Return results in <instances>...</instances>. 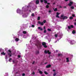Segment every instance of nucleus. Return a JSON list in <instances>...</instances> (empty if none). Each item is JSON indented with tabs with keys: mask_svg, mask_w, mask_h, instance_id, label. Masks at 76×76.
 <instances>
[{
	"mask_svg": "<svg viewBox=\"0 0 76 76\" xmlns=\"http://www.w3.org/2000/svg\"><path fill=\"white\" fill-rule=\"evenodd\" d=\"M57 29H58V28H60V26H57Z\"/></svg>",
	"mask_w": 76,
	"mask_h": 76,
	"instance_id": "cd10ccee",
	"label": "nucleus"
},
{
	"mask_svg": "<svg viewBox=\"0 0 76 76\" xmlns=\"http://www.w3.org/2000/svg\"><path fill=\"white\" fill-rule=\"evenodd\" d=\"M23 37L24 38H26V37L25 35H24L23 36Z\"/></svg>",
	"mask_w": 76,
	"mask_h": 76,
	"instance_id": "473e14b6",
	"label": "nucleus"
},
{
	"mask_svg": "<svg viewBox=\"0 0 76 76\" xmlns=\"http://www.w3.org/2000/svg\"><path fill=\"white\" fill-rule=\"evenodd\" d=\"M34 63H35V61H33V62L32 63V64H34Z\"/></svg>",
	"mask_w": 76,
	"mask_h": 76,
	"instance_id": "3c124183",
	"label": "nucleus"
},
{
	"mask_svg": "<svg viewBox=\"0 0 76 76\" xmlns=\"http://www.w3.org/2000/svg\"><path fill=\"white\" fill-rule=\"evenodd\" d=\"M68 40V41L69 42V43H70V44L72 45H73V44H75L76 43V42H75V41L73 40H72L69 39Z\"/></svg>",
	"mask_w": 76,
	"mask_h": 76,
	"instance_id": "f03ea898",
	"label": "nucleus"
},
{
	"mask_svg": "<svg viewBox=\"0 0 76 76\" xmlns=\"http://www.w3.org/2000/svg\"><path fill=\"white\" fill-rule=\"evenodd\" d=\"M45 53V54H47V53H48L49 54H51V52L49 51V50H48L47 51L46 50H45L44 51Z\"/></svg>",
	"mask_w": 76,
	"mask_h": 76,
	"instance_id": "1a4fd4ad",
	"label": "nucleus"
},
{
	"mask_svg": "<svg viewBox=\"0 0 76 76\" xmlns=\"http://www.w3.org/2000/svg\"><path fill=\"white\" fill-rule=\"evenodd\" d=\"M18 58H20V57H21L20 55H18Z\"/></svg>",
	"mask_w": 76,
	"mask_h": 76,
	"instance_id": "58836bf2",
	"label": "nucleus"
},
{
	"mask_svg": "<svg viewBox=\"0 0 76 76\" xmlns=\"http://www.w3.org/2000/svg\"><path fill=\"white\" fill-rule=\"evenodd\" d=\"M39 73H40V74H42V72L41 71H39Z\"/></svg>",
	"mask_w": 76,
	"mask_h": 76,
	"instance_id": "c756f323",
	"label": "nucleus"
},
{
	"mask_svg": "<svg viewBox=\"0 0 76 76\" xmlns=\"http://www.w3.org/2000/svg\"><path fill=\"white\" fill-rule=\"evenodd\" d=\"M66 61L67 63L69 62V58H66Z\"/></svg>",
	"mask_w": 76,
	"mask_h": 76,
	"instance_id": "2eb2a0df",
	"label": "nucleus"
},
{
	"mask_svg": "<svg viewBox=\"0 0 76 76\" xmlns=\"http://www.w3.org/2000/svg\"><path fill=\"white\" fill-rule=\"evenodd\" d=\"M47 4H50V3H47Z\"/></svg>",
	"mask_w": 76,
	"mask_h": 76,
	"instance_id": "603ef678",
	"label": "nucleus"
},
{
	"mask_svg": "<svg viewBox=\"0 0 76 76\" xmlns=\"http://www.w3.org/2000/svg\"><path fill=\"white\" fill-rule=\"evenodd\" d=\"M53 9H54V8H53Z\"/></svg>",
	"mask_w": 76,
	"mask_h": 76,
	"instance_id": "774afa93",
	"label": "nucleus"
},
{
	"mask_svg": "<svg viewBox=\"0 0 76 76\" xmlns=\"http://www.w3.org/2000/svg\"><path fill=\"white\" fill-rule=\"evenodd\" d=\"M75 14H72V16H73V17H75Z\"/></svg>",
	"mask_w": 76,
	"mask_h": 76,
	"instance_id": "09e8293b",
	"label": "nucleus"
},
{
	"mask_svg": "<svg viewBox=\"0 0 76 76\" xmlns=\"http://www.w3.org/2000/svg\"><path fill=\"white\" fill-rule=\"evenodd\" d=\"M9 76V74H8V73H5V75L4 76Z\"/></svg>",
	"mask_w": 76,
	"mask_h": 76,
	"instance_id": "4be33fe9",
	"label": "nucleus"
},
{
	"mask_svg": "<svg viewBox=\"0 0 76 76\" xmlns=\"http://www.w3.org/2000/svg\"><path fill=\"white\" fill-rule=\"evenodd\" d=\"M50 41H51V39H50V40H49V42H50Z\"/></svg>",
	"mask_w": 76,
	"mask_h": 76,
	"instance_id": "5fc2aeb1",
	"label": "nucleus"
},
{
	"mask_svg": "<svg viewBox=\"0 0 76 76\" xmlns=\"http://www.w3.org/2000/svg\"><path fill=\"white\" fill-rule=\"evenodd\" d=\"M75 21H76V19L75 20Z\"/></svg>",
	"mask_w": 76,
	"mask_h": 76,
	"instance_id": "69168bd1",
	"label": "nucleus"
},
{
	"mask_svg": "<svg viewBox=\"0 0 76 76\" xmlns=\"http://www.w3.org/2000/svg\"><path fill=\"white\" fill-rule=\"evenodd\" d=\"M31 16H34V14L32 13L31 14Z\"/></svg>",
	"mask_w": 76,
	"mask_h": 76,
	"instance_id": "ea45409f",
	"label": "nucleus"
},
{
	"mask_svg": "<svg viewBox=\"0 0 76 76\" xmlns=\"http://www.w3.org/2000/svg\"><path fill=\"white\" fill-rule=\"evenodd\" d=\"M39 24L41 25H44V23L43 22H41L40 21L38 22Z\"/></svg>",
	"mask_w": 76,
	"mask_h": 76,
	"instance_id": "f8f14e48",
	"label": "nucleus"
},
{
	"mask_svg": "<svg viewBox=\"0 0 76 76\" xmlns=\"http://www.w3.org/2000/svg\"><path fill=\"white\" fill-rule=\"evenodd\" d=\"M7 53L8 55L9 56V57H11L12 56V52H11V51L10 50H8V51L7 52Z\"/></svg>",
	"mask_w": 76,
	"mask_h": 76,
	"instance_id": "39448f33",
	"label": "nucleus"
},
{
	"mask_svg": "<svg viewBox=\"0 0 76 76\" xmlns=\"http://www.w3.org/2000/svg\"><path fill=\"white\" fill-rule=\"evenodd\" d=\"M46 32V30H45L44 31V33H45Z\"/></svg>",
	"mask_w": 76,
	"mask_h": 76,
	"instance_id": "49530a36",
	"label": "nucleus"
},
{
	"mask_svg": "<svg viewBox=\"0 0 76 76\" xmlns=\"http://www.w3.org/2000/svg\"><path fill=\"white\" fill-rule=\"evenodd\" d=\"M64 8H66V7H64Z\"/></svg>",
	"mask_w": 76,
	"mask_h": 76,
	"instance_id": "680f3d73",
	"label": "nucleus"
},
{
	"mask_svg": "<svg viewBox=\"0 0 76 76\" xmlns=\"http://www.w3.org/2000/svg\"><path fill=\"white\" fill-rule=\"evenodd\" d=\"M19 39L18 38H16L15 39V41L16 42L19 41Z\"/></svg>",
	"mask_w": 76,
	"mask_h": 76,
	"instance_id": "f3484780",
	"label": "nucleus"
},
{
	"mask_svg": "<svg viewBox=\"0 0 76 76\" xmlns=\"http://www.w3.org/2000/svg\"><path fill=\"white\" fill-rule=\"evenodd\" d=\"M38 29H40V31H42V28L39 27H38Z\"/></svg>",
	"mask_w": 76,
	"mask_h": 76,
	"instance_id": "6ab92c4d",
	"label": "nucleus"
},
{
	"mask_svg": "<svg viewBox=\"0 0 76 76\" xmlns=\"http://www.w3.org/2000/svg\"><path fill=\"white\" fill-rule=\"evenodd\" d=\"M43 22H44V23H45V22H46V20H44L43 21Z\"/></svg>",
	"mask_w": 76,
	"mask_h": 76,
	"instance_id": "37998d69",
	"label": "nucleus"
},
{
	"mask_svg": "<svg viewBox=\"0 0 76 76\" xmlns=\"http://www.w3.org/2000/svg\"><path fill=\"white\" fill-rule=\"evenodd\" d=\"M13 38H15V37H13Z\"/></svg>",
	"mask_w": 76,
	"mask_h": 76,
	"instance_id": "0e129e2a",
	"label": "nucleus"
},
{
	"mask_svg": "<svg viewBox=\"0 0 76 76\" xmlns=\"http://www.w3.org/2000/svg\"><path fill=\"white\" fill-rule=\"evenodd\" d=\"M59 15H60V13L58 12L56 13V18H59V16H58Z\"/></svg>",
	"mask_w": 76,
	"mask_h": 76,
	"instance_id": "4468645a",
	"label": "nucleus"
},
{
	"mask_svg": "<svg viewBox=\"0 0 76 76\" xmlns=\"http://www.w3.org/2000/svg\"><path fill=\"white\" fill-rule=\"evenodd\" d=\"M2 55H3L4 56H5L6 55V53H4V52H2L1 53L0 56H2Z\"/></svg>",
	"mask_w": 76,
	"mask_h": 76,
	"instance_id": "ddd939ff",
	"label": "nucleus"
},
{
	"mask_svg": "<svg viewBox=\"0 0 76 76\" xmlns=\"http://www.w3.org/2000/svg\"><path fill=\"white\" fill-rule=\"evenodd\" d=\"M60 7H61V6H60Z\"/></svg>",
	"mask_w": 76,
	"mask_h": 76,
	"instance_id": "e2e57ef3",
	"label": "nucleus"
},
{
	"mask_svg": "<svg viewBox=\"0 0 76 76\" xmlns=\"http://www.w3.org/2000/svg\"><path fill=\"white\" fill-rule=\"evenodd\" d=\"M44 73L46 75H48V72H47L46 71H45L44 72Z\"/></svg>",
	"mask_w": 76,
	"mask_h": 76,
	"instance_id": "a878e982",
	"label": "nucleus"
},
{
	"mask_svg": "<svg viewBox=\"0 0 76 76\" xmlns=\"http://www.w3.org/2000/svg\"><path fill=\"white\" fill-rule=\"evenodd\" d=\"M28 9H32V7L30 5H28V6H25L24 7H23L22 8V11L19 9H18L17 10V13H19L20 15H21L22 13L23 12V11L25 10H28Z\"/></svg>",
	"mask_w": 76,
	"mask_h": 76,
	"instance_id": "f257e3e1",
	"label": "nucleus"
},
{
	"mask_svg": "<svg viewBox=\"0 0 76 76\" xmlns=\"http://www.w3.org/2000/svg\"><path fill=\"white\" fill-rule=\"evenodd\" d=\"M25 74L24 73H23L22 74V76H25Z\"/></svg>",
	"mask_w": 76,
	"mask_h": 76,
	"instance_id": "de8ad7c7",
	"label": "nucleus"
},
{
	"mask_svg": "<svg viewBox=\"0 0 76 76\" xmlns=\"http://www.w3.org/2000/svg\"><path fill=\"white\" fill-rule=\"evenodd\" d=\"M57 8H55L54 10V11H57Z\"/></svg>",
	"mask_w": 76,
	"mask_h": 76,
	"instance_id": "72a5a7b5",
	"label": "nucleus"
},
{
	"mask_svg": "<svg viewBox=\"0 0 76 76\" xmlns=\"http://www.w3.org/2000/svg\"><path fill=\"white\" fill-rule=\"evenodd\" d=\"M65 1H68V0H64Z\"/></svg>",
	"mask_w": 76,
	"mask_h": 76,
	"instance_id": "bf43d9fd",
	"label": "nucleus"
},
{
	"mask_svg": "<svg viewBox=\"0 0 76 76\" xmlns=\"http://www.w3.org/2000/svg\"><path fill=\"white\" fill-rule=\"evenodd\" d=\"M21 15H22L23 17L24 18H26V17L28 16V15H26L25 13V12H23L22 13Z\"/></svg>",
	"mask_w": 76,
	"mask_h": 76,
	"instance_id": "423d86ee",
	"label": "nucleus"
},
{
	"mask_svg": "<svg viewBox=\"0 0 76 76\" xmlns=\"http://www.w3.org/2000/svg\"><path fill=\"white\" fill-rule=\"evenodd\" d=\"M71 9H74V7L72 6L71 7Z\"/></svg>",
	"mask_w": 76,
	"mask_h": 76,
	"instance_id": "c85d7f7f",
	"label": "nucleus"
},
{
	"mask_svg": "<svg viewBox=\"0 0 76 76\" xmlns=\"http://www.w3.org/2000/svg\"><path fill=\"white\" fill-rule=\"evenodd\" d=\"M56 75V72H55V73L53 74V76H55Z\"/></svg>",
	"mask_w": 76,
	"mask_h": 76,
	"instance_id": "79ce46f5",
	"label": "nucleus"
},
{
	"mask_svg": "<svg viewBox=\"0 0 76 76\" xmlns=\"http://www.w3.org/2000/svg\"><path fill=\"white\" fill-rule=\"evenodd\" d=\"M61 17L63 19H67V17L64 16V15H61Z\"/></svg>",
	"mask_w": 76,
	"mask_h": 76,
	"instance_id": "0eeeda50",
	"label": "nucleus"
},
{
	"mask_svg": "<svg viewBox=\"0 0 76 76\" xmlns=\"http://www.w3.org/2000/svg\"><path fill=\"white\" fill-rule=\"evenodd\" d=\"M49 7V6L48 5L46 6V8H48Z\"/></svg>",
	"mask_w": 76,
	"mask_h": 76,
	"instance_id": "a19ab883",
	"label": "nucleus"
},
{
	"mask_svg": "<svg viewBox=\"0 0 76 76\" xmlns=\"http://www.w3.org/2000/svg\"><path fill=\"white\" fill-rule=\"evenodd\" d=\"M69 19H73V17H70Z\"/></svg>",
	"mask_w": 76,
	"mask_h": 76,
	"instance_id": "f704fd0d",
	"label": "nucleus"
},
{
	"mask_svg": "<svg viewBox=\"0 0 76 76\" xmlns=\"http://www.w3.org/2000/svg\"><path fill=\"white\" fill-rule=\"evenodd\" d=\"M39 51H37L36 52V53L37 54H39Z\"/></svg>",
	"mask_w": 76,
	"mask_h": 76,
	"instance_id": "4c0bfd02",
	"label": "nucleus"
},
{
	"mask_svg": "<svg viewBox=\"0 0 76 76\" xmlns=\"http://www.w3.org/2000/svg\"><path fill=\"white\" fill-rule=\"evenodd\" d=\"M72 33L73 34H75L76 33V31H75L73 30L72 32Z\"/></svg>",
	"mask_w": 76,
	"mask_h": 76,
	"instance_id": "412c9836",
	"label": "nucleus"
},
{
	"mask_svg": "<svg viewBox=\"0 0 76 76\" xmlns=\"http://www.w3.org/2000/svg\"><path fill=\"white\" fill-rule=\"evenodd\" d=\"M48 31H51V29H48Z\"/></svg>",
	"mask_w": 76,
	"mask_h": 76,
	"instance_id": "a18cd8bd",
	"label": "nucleus"
},
{
	"mask_svg": "<svg viewBox=\"0 0 76 76\" xmlns=\"http://www.w3.org/2000/svg\"><path fill=\"white\" fill-rule=\"evenodd\" d=\"M23 34H26V32L25 31H23Z\"/></svg>",
	"mask_w": 76,
	"mask_h": 76,
	"instance_id": "7c9ffc66",
	"label": "nucleus"
},
{
	"mask_svg": "<svg viewBox=\"0 0 76 76\" xmlns=\"http://www.w3.org/2000/svg\"><path fill=\"white\" fill-rule=\"evenodd\" d=\"M74 25H76V23H74Z\"/></svg>",
	"mask_w": 76,
	"mask_h": 76,
	"instance_id": "13d9d810",
	"label": "nucleus"
},
{
	"mask_svg": "<svg viewBox=\"0 0 76 76\" xmlns=\"http://www.w3.org/2000/svg\"><path fill=\"white\" fill-rule=\"evenodd\" d=\"M51 12V10H50L49 11V13Z\"/></svg>",
	"mask_w": 76,
	"mask_h": 76,
	"instance_id": "6e6d98bb",
	"label": "nucleus"
},
{
	"mask_svg": "<svg viewBox=\"0 0 76 76\" xmlns=\"http://www.w3.org/2000/svg\"><path fill=\"white\" fill-rule=\"evenodd\" d=\"M62 56V54H58V57H60V56Z\"/></svg>",
	"mask_w": 76,
	"mask_h": 76,
	"instance_id": "aec40b11",
	"label": "nucleus"
},
{
	"mask_svg": "<svg viewBox=\"0 0 76 76\" xmlns=\"http://www.w3.org/2000/svg\"><path fill=\"white\" fill-rule=\"evenodd\" d=\"M57 41H55V42H54V43H56V42H57Z\"/></svg>",
	"mask_w": 76,
	"mask_h": 76,
	"instance_id": "4d7b16f0",
	"label": "nucleus"
},
{
	"mask_svg": "<svg viewBox=\"0 0 76 76\" xmlns=\"http://www.w3.org/2000/svg\"><path fill=\"white\" fill-rule=\"evenodd\" d=\"M5 59H7V56H6L5 57Z\"/></svg>",
	"mask_w": 76,
	"mask_h": 76,
	"instance_id": "2f4dec72",
	"label": "nucleus"
},
{
	"mask_svg": "<svg viewBox=\"0 0 76 76\" xmlns=\"http://www.w3.org/2000/svg\"><path fill=\"white\" fill-rule=\"evenodd\" d=\"M37 44H35V45H36L38 48H40L42 47V45L41 44V43L39 42V41H37Z\"/></svg>",
	"mask_w": 76,
	"mask_h": 76,
	"instance_id": "7ed1b4c3",
	"label": "nucleus"
},
{
	"mask_svg": "<svg viewBox=\"0 0 76 76\" xmlns=\"http://www.w3.org/2000/svg\"><path fill=\"white\" fill-rule=\"evenodd\" d=\"M12 58H10L9 60V62H11V61H12Z\"/></svg>",
	"mask_w": 76,
	"mask_h": 76,
	"instance_id": "b1692460",
	"label": "nucleus"
},
{
	"mask_svg": "<svg viewBox=\"0 0 76 76\" xmlns=\"http://www.w3.org/2000/svg\"><path fill=\"white\" fill-rule=\"evenodd\" d=\"M16 61L15 60H14L13 61V63H16Z\"/></svg>",
	"mask_w": 76,
	"mask_h": 76,
	"instance_id": "393cba45",
	"label": "nucleus"
},
{
	"mask_svg": "<svg viewBox=\"0 0 76 76\" xmlns=\"http://www.w3.org/2000/svg\"><path fill=\"white\" fill-rule=\"evenodd\" d=\"M55 37H57V34H56L55 35Z\"/></svg>",
	"mask_w": 76,
	"mask_h": 76,
	"instance_id": "c03bdc74",
	"label": "nucleus"
},
{
	"mask_svg": "<svg viewBox=\"0 0 76 76\" xmlns=\"http://www.w3.org/2000/svg\"><path fill=\"white\" fill-rule=\"evenodd\" d=\"M37 19L38 20H39L40 19V17H38Z\"/></svg>",
	"mask_w": 76,
	"mask_h": 76,
	"instance_id": "e433bc0d",
	"label": "nucleus"
},
{
	"mask_svg": "<svg viewBox=\"0 0 76 76\" xmlns=\"http://www.w3.org/2000/svg\"><path fill=\"white\" fill-rule=\"evenodd\" d=\"M44 1L45 2V3H47V0H44Z\"/></svg>",
	"mask_w": 76,
	"mask_h": 76,
	"instance_id": "5701e85b",
	"label": "nucleus"
},
{
	"mask_svg": "<svg viewBox=\"0 0 76 76\" xmlns=\"http://www.w3.org/2000/svg\"><path fill=\"white\" fill-rule=\"evenodd\" d=\"M51 67V65H48L46 66L47 68H49V67Z\"/></svg>",
	"mask_w": 76,
	"mask_h": 76,
	"instance_id": "a211bd4d",
	"label": "nucleus"
},
{
	"mask_svg": "<svg viewBox=\"0 0 76 76\" xmlns=\"http://www.w3.org/2000/svg\"><path fill=\"white\" fill-rule=\"evenodd\" d=\"M14 71H13V72Z\"/></svg>",
	"mask_w": 76,
	"mask_h": 76,
	"instance_id": "338daca9",
	"label": "nucleus"
},
{
	"mask_svg": "<svg viewBox=\"0 0 76 76\" xmlns=\"http://www.w3.org/2000/svg\"><path fill=\"white\" fill-rule=\"evenodd\" d=\"M35 74V72H33L32 73V75H34Z\"/></svg>",
	"mask_w": 76,
	"mask_h": 76,
	"instance_id": "8fccbe9b",
	"label": "nucleus"
},
{
	"mask_svg": "<svg viewBox=\"0 0 76 76\" xmlns=\"http://www.w3.org/2000/svg\"><path fill=\"white\" fill-rule=\"evenodd\" d=\"M68 29H71V28H73V26L71 25L70 26H68Z\"/></svg>",
	"mask_w": 76,
	"mask_h": 76,
	"instance_id": "9b49d317",
	"label": "nucleus"
},
{
	"mask_svg": "<svg viewBox=\"0 0 76 76\" xmlns=\"http://www.w3.org/2000/svg\"><path fill=\"white\" fill-rule=\"evenodd\" d=\"M42 45L45 48H47V46L46 45V43L45 42H42Z\"/></svg>",
	"mask_w": 76,
	"mask_h": 76,
	"instance_id": "6e6552de",
	"label": "nucleus"
},
{
	"mask_svg": "<svg viewBox=\"0 0 76 76\" xmlns=\"http://www.w3.org/2000/svg\"><path fill=\"white\" fill-rule=\"evenodd\" d=\"M40 0V1L41 3H42L44 1L43 0Z\"/></svg>",
	"mask_w": 76,
	"mask_h": 76,
	"instance_id": "c9c22d12",
	"label": "nucleus"
},
{
	"mask_svg": "<svg viewBox=\"0 0 76 76\" xmlns=\"http://www.w3.org/2000/svg\"><path fill=\"white\" fill-rule=\"evenodd\" d=\"M39 0H37L36 1V3L37 4H39Z\"/></svg>",
	"mask_w": 76,
	"mask_h": 76,
	"instance_id": "dca6fc26",
	"label": "nucleus"
},
{
	"mask_svg": "<svg viewBox=\"0 0 76 76\" xmlns=\"http://www.w3.org/2000/svg\"><path fill=\"white\" fill-rule=\"evenodd\" d=\"M53 72H55V71H56V70H54V69H53Z\"/></svg>",
	"mask_w": 76,
	"mask_h": 76,
	"instance_id": "864d4df0",
	"label": "nucleus"
},
{
	"mask_svg": "<svg viewBox=\"0 0 76 76\" xmlns=\"http://www.w3.org/2000/svg\"><path fill=\"white\" fill-rule=\"evenodd\" d=\"M32 37L33 38L31 40V42L32 41V40H34V39H36V37H34V35H32Z\"/></svg>",
	"mask_w": 76,
	"mask_h": 76,
	"instance_id": "9d476101",
	"label": "nucleus"
},
{
	"mask_svg": "<svg viewBox=\"0 0 76 76\" xmlns=\"http://www.w3.org/2000/svg\"><path fill=\"white\" fill-rule=\"evenodd\" d=\"M31 27H32V28H34V27H35V25H31Z\"/></svg>",
	"mask_w": 76,
	"mask_h": 76,
	"instance_id": "bb28decb",
	"label": "nucleus"
},
{
	"mask_svg": "<svg viewBox=\"0 0 76 76\" xmlns=\"http://www.w3.org/2000/svg\"><path fill=\"white\" fill-rule=\"evenodd\" d=\"M44 29H45V26L44 27Z\"/></svg>",
	"mask_w": 76,
	"mask_h": 76,
	"instance_id": "052dcab7",
	"label": "nucleus"
},
{
	"mask_svg": "<svg viewBox=\"0 0 76 76\" xmlns=\"http://www.w3.org/2000/svg\"><path fill=\"white\" fill-rule=\"evenodd\" d=\"M75 4V7H76V3L75 4V3H74V2H73V1H72L69 2V4L68 5L69 6H71L72 5V4Z\"/></svg>",
	"mask_w": 76,
	"mask_h": 76,
	"instance_id": "20e7f679",
	"label": "nucleus"
}]
</instances>
